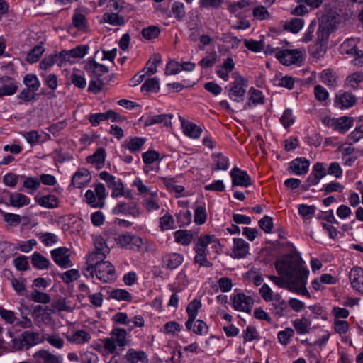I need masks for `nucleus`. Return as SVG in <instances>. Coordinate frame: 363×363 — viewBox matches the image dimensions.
Returning a JSON list of instances; mask_svg holds the SVG:
<instances>
[{
  "label": "nucleus",
  "mask_w": 363,
  "mask_h": 363,
  "mask_svg": "<svg viewBox=\"0 0 363 363\" xmlns=\"http://www.w3.org/2000/svg\"><path fill=\"white\" fill-rule=\"evenodd\" d=\"M297 252L289 253L277 259L274 266L283 278L270 276L269 279L278 286H285L290 291L311 297L306 288L309 270Z\"/></svg>",
  "instance_id": "obj_1"
},
{
  "label": "nucleus",
  "mask_w": 363,
  "mask_h": 363,
  "mask_svg": "<svg viewBox=\"0 0 363 363\" xmlns=\"http://www.w3.org/2000/svg\"><path fill=\"white\" fill-rule=\"evenodd\" d=\"M86 272L89 273V277H94L95 274L98 279L106 283L115 279V268L108 261L97 263L95 267H87Z\"/></svg>",
  "instance_id": "obj_2"
},
{
  "label": "nucleus",
  "mask_w": 363,
  "mask_h": 363,
  "mask_svg": "<svg viewBox=\"0 0 363 363\" xmlns=\"http://www.w3.org/2000/svg\"><path fill=\"white\" fill-rule=\"evenodd\" d=\"M338 17L333 13L323 14L319 18V27L317 32L318 42L326 40L330 34L335 29Z\"/></svg>",
  "instance_id": "obj_3"
},
{
  "label": "nucleus",
  "mask_w": 363,
  "mask_h": 363,
  "mask_svg": "<svg viewBox=\"0 0 363 363\" xmlns=\"http://www.w3.org/2000/svg\"><path fill=\"white\" fill-rule=\"evenodd\" d=\"M234 81L230 84L229 98L235 101H243L248 81L237 72L232 74Z\"/></svg>",
  "instance_id": "obj_4"
},
{
  "label": "nucleus",
  "mask_w": 363,
  "mask_h": 363,
  "mask_svg": "<svg viewBox=\"0 0 363 363\" xmlns=\"http://www.w3.org/2000/svg\"><path fill=\"white\" fill-rule=\"evenodd\" d=\"M277 58L286 66L298 64L303 60L302 52L299 50L285 49L276 53Z\"/></svg>",
  "instance_id": "obj_5"
},
{
  "label": "nucleus",
  "mask_w": 363,
  "mask_h": 363,
  "mask_svg": "<svg viewBox=\"0 0 363 363\" xmlns=\"http://www.w3.org/2000/svg\"><path fill=\"white\" fill-rule=\"evenodd\" d=\"M99 177L104 180L107 186L112 189L111 196L117 198L123 195V184L121 179L116 180V177L106 171L99 174Z\"/></svg>",
  "instance_id": "obj_6"
},
{
  "label": "nucleus",
  "mask_w": 363,
  "mask_h": 363,
  "mask_svg": "<svg viewBox=\"0 0 363 363\" xmlns=\"http://www.w3.org/2000/svg\"><path fill=\"white\" fill-rule=\"evenodd\" d=\"M54 262L60 267L66 268L72 266L69 259V250L65 247H58L50 252Z\"/></svg>",
  "instance_id": "obj_7"
},
{
  "label": "nucleus",
  "mask_w": 363,
  "mask_h": 363,
  "mask_svg": "<svg viewBox=\"0 0 363 363\" xmlns=\"http://www.w3.org/2000/svg\"><path fill=\"white\" fill-rule=\"evenodd\" d=\"M116 242L121 247H129L134 250H139L143 244L140 237L130 233L119 235L116 238Z\"/></svg>",
  "instance_id": "obj_8"
},
{
  "label": "nucleus",
  "mask_w": 363,
  "mask_h": 363,
  "mask_svg": "<svg viewBox=\"0 0 363 363\" xmlns=\"http://www.w3.org/2000/svg\"><path fill=\"white\" fill-rule=\"evenodd\" d=\"M253 303V299L243 293L235 294L233 298V307L236 311L250 313Z\"/></svg>",
  "instance_id": "obj_9"
},
{
  "label": "nucleus",
  "mask_w": 363,
  "mask_h": 363,
  "mask_svg": "<svg viewBox=\"0 0 363 363\" xmlns=\"http://www.w3.org/2000/svg\"><path fill=\"white\" fill-rule=\"evenodd\" d=\"M113 213L114 215L124 214L129 215L133 218H138L140 214V208L135 202L118 203L113 208Z\"/></svg>",
  "instance_id": "obj_10"
},
{
  "label": "nucleus",
  "mask_w": 363,
  "mask_h": 363,
  "mask_svg": "<svg viewBox=\"0 0 363 363\" xmlns=\"http://www.w3.org/2000/svg\"><path fill=\"white\" fill-rule=\"evenodd\" d=\"M44 340L43 336L42 338L40 337V334L38 332H33L26 330L22 333L20 338L21 346L19 349L28 350L32 346L36 345L38 342H41Z\"/></svg>",
  "instance_id": "obj_11"
},
{
  "label": "nucleus",
  "mask_w": 363,
  "mask_h": 363,
  "mask_svg": "<svg viewBox=\"0 0 363 363\" xmlns=\"http://www.w3.org/2000/svg\"><path fill=\"white\" fill-rule=\"evenodd\" d=\"M230 174L232 177V185L233 186H241L247 187L251 184V179L245 171L234 167L230 171Z\"/></svg>",
  "instance_id": "obj_12"
},
{
  "label": "nucleus",
  "mask_w": 363,
  "mask_h": 363,
  "mask_svg": "<svg viewBox=\"0 0 363 363\" xmlns=\"http://www.w3.org/2000/svg\"><path fill=\"white\" fill-rule=\"evenodd\" d=\"M196 256L194 257V262L199 264L200 267H212L213 264L207 259L208 251L205 249V245L197 239V242L194 247Z\"/></svg>",
  "instance_id": "obj_13"
},
{
  "label": "nucleus",
  "mask_w": 363,
  "mask_h": 363,
  "mask_svg": "<svg viewBox=\"0 0 363 363\" xmlns=\"http://www.w3.org/2000/svg\"><path fill=\"white\" fill-rule=\"evenodd\" d=\"M0 97L4 96H11L18 90V86L16 80L9 76H3L0 77Z\"/></svg>",
  "instance_id": "obj_14"
},
{
  "label": "nucleus",
  "mask_w": 363,
  "mask_h": 363,
  "mask_svg": "<svg viewBox=\"0 0 363 363\" xmlns=\"http://www.w3.org/2000/svg\"><path fill=\"white\" fill-rule=\"evenodd\" d=\"M179 119L183 129L184 133L191 138H199L203 131L202 128L196 124L186 121L183 117L179 116Z\"/></svg>",
  "instance_id": "obj_15"
},
{
  "label": "nucleus",
  "mask_w": 363,
  "mask_h": 363,
  "mask_svg": "<svg viewBox=\"0 0 363 363\" xmlns=\"http://www.w3.org/2000/svg\"><path fill=\"white\" fill-rule=\"evenodd\" d=\"M84 69L91 74V77L99 80L104 74L108 72V68L106 66L96 62L94 59H89L87 61Z\"/></svg>",
  "instance_id": "obj_16"
},
{
  "label": "nucleus",
  "mask_w": 363,
  "mask_h": 363,
  "mask_svg": "<svg viewBox=\"0 0 363 363\" xmlns=\"http://www.w3.org/2000/svg\"><path fill=\"white\" fill-rule=\"evenodd\" d=\"M350 280L352 286L363 294V269L359 267H353L350 272Z\"/></svg>",
  "instance_id": "obj_17"
},
{
  "label": "nucleus",
  "mask_w": 363,
  "mask_h": 363,
  "mask_svg": "<svg viewBox=\"0 0 363 363\" xmlns=\"http://www.w3.org/2000/svg\"><path fill=\"white\" fill-rule=\"evenodd\" d=\"M249 244L241 238L233 239V247L232 249V257L240 259L245 257L248 253Z\"/></svg>",
  "instance_id": "obj_18"
},
{
  "label": "nucleus",
  "mask_w": 363,
  "mask_h": 363,
  "mask_svg": "<svg viewBox=\"0 0 363 363\" xmlns=\"http://www.w3.org/2000/svg\"><path fill=\"white\" fill-rule=\"evenodd\" d=\"M34 363H61L60 357L48 350H41L33 354Z\"/></svg>",
  "instance_id": "obj_19"
},
{
  "label": "nucleus",
  "mask_w": 363,
  "mask_h": 363,
  "mask_svg": "<svg viewBox=\"0 0 363 363\" xmlns=\"http://www.w3.org/2000/svg\"><path fill=\"white\" fill-rule=\"evenodd\" d=\"M90 179L89 172L86 169H82L74 174L71 184L75 188H82L89 182Z\"/></svg>",
  "instance_id": "obj_20"
},
{
  "label": "nucleus",
  "mask_w": 363,
  "mask_h": 363,
  "mask_svg": "<svg viewBox=\"0 0 363 363\" xmlns=\"http://www.w3.org/2000/svg\"><path fill=\"white\" fill-rule=\"evenodd\" d=\"M184 257L178 253H170L163 257L162 261L167 269L173 270L177 269L183 262Z\"/></svg>",
  "instance_id": "obj_21"
},
{
  "label": "nucleus",
  "mask_w": 363,
  "mask_h": 363,
  "mask_svg": "<svg viewBox=\"0 0 363 363\" xmlns=\"http://www.w3.org/2000/svg\"><path fill=\"white\" fill-rule=\"evenodd\" d=\"M309 161L303 157L296 158L291 162L290 169L296 174H305L308 172Z\"/></svg>",
  "instance_id": "obj_22"
},
{
  "label": "nucleus",
  "mask_w": 363,
  "mask_h": 363,
  "mask_svg": "<svg viewBox=\"0 0 363 363\" xmlns=\"http://www.w3.org/2000/svg\"><path fill=\"white\" fill-rule=\"evenodd\" d=\"M172 115L171 114H161L148 116L145 121V126H150L154 124L163 123L164 126L169 127L172 125L171 119Z\"/></svg>",
  "instance_id": "obj_23"
},
{
  "label": "nucleus",
  "mask_w": 363,
  "mask_h": 363,
  "mask_svg": "<svg viewBox=\"0 0 363 363\" xmlns=\"http://www.w3.org/2000/svg\"><path fill=\"white\" fill-rule=\"evenodd\" d=\"M356 101L354 95L346 91L340 93V94L336 96V103L340 105L341 108L352 107L355 104Z\"/></svg>",
  "instance_id": "obj_24"
},
{
  "label": "nucleus",
  "mask_w": 363,
  "mask_h": 363,
  "mask_svg": "<svg viewBox=\"0 0 363 363\" xmlns=\"http://www.w3.org/2000/svg\"><path fill=\"white\" fill-rule=\"evenodd\" d=\"M296 333L299 335H303L310 332L311 321L305 315H302L301 318L296 319L292 323Z\"/></svg>",
  "instance_id": "obj_25"
},
{
  "label": "nucleus",
  "mask_w": 363,
  "mask_h": 363,
  "mask_svg": "<svg viewBox=\"0 0 363 363\" xmlns=\"http://www.w3.org/2000/svg\"><path fill=\"white\" fill-rule=\"evenodd\" d=\"M125 358L130 363H138L139 361L143 363L148 362L147 356L144 351H136L133 348L128 350Z\"/></svg>",
  "instance_id": "obj_26"
},
{
  "label": "nucleus",
  "mask_w": 363,
  "mask_h": 363,
  "mask_svg": "<svg viewBox=\"0 0 363 363\" xmlns=\"http://www.w3.org/2000/svg\"><path fill=\"white\" fill-rule=\"evenodd\" d=\"M352 118L342 116L339 118H335L333 128L340 133H345L352 126Z\"/></svg>",
  "instance_id": "obj_27"
},
{
  "label": "nucleus",
  "mask_w": 363,
  "mask_h": 363,
  "mask_svg": "<svg viewBox=\"0 0 363 363\" xmlns=\"http://www.w3.org/2000/svg\"><path fill=\"white\" fill-rule=\"evenodd\" d=\"M106 157V151L104 147L98 148L96 152L86 157V162L90 164H96L100 169L104 165Z\"/></svg>",
  "instance_id": "obj_28"
},
{
  "label": "nucleus",
  "mask_w": 363,
  "mask_h": 363,
  "mask_svg": "<svg viewBox=\"0 0 363 363\" xmlns=\"http://www.w3.org/2000/svg\"><path fill=\"white\" fill-rule=\"evenodd\" d=\"M9 202L12 206L20 208L28 205L30 199L23 194L15 192L9 194Z\"/></svg>",
  "instance_id": "obj_29"
},
{
  "label": "nucleus",
  "mask_w": 363,
  "mask_h": 363,
  "mask_svg": "<svg viewBox=\"0 0 363 363\" xmlns=\"http://www.w3.org/2000/svg\"><path fill=\"white\" fill-rule=\"evenodd\" d=\"M198 240L205 245L206 250H207L208 245H211V247L214 250L215 252L218 253L220 245L219 240L214 235H201L198 238Z\"/></svg>",
  "instance_id": "obj_30"
},
{
  "label": "nucleus",
  "mask_w": 363,
  "mask_h": 363,
  "mask_svg": "<svg viewBox=\"0 0 363 363\" xmlns=\"http://www.w3.org/2000/svg\"><path fill=\"white\" fill-rule=\"evenodd\" d=\"M31 263L33 267L38 269H48L50 262V261L40 252H35L31 257Z\"/></svg>",
  "instance_id": "obj_31"
},
{
  "label": "nucleus",
  "mask_w": 363,
  "mask_h": 363,
  "mask_svg": "<svg viewBox=\"0 0 363 363\" xmlns=\"http://www.w3.org/2000/svg\"><path fill=\"white\" fill-rule=\"evenodd\" d=\"M212 159L216 166L212 167L213 170H226L228 169V159L222 153H213Z\"/></svg>",
  "instance_id": "obj_32"
},
{
  "label": "nucleus",
  "mask_w": 363,
  "mask_h": 363,
  "mask_svg": "<svg viewBox=\"0 0 363 363\" xmlns=\"http://www.w3.org/2000/svg\"><path fill=\"white\" fill-rule=\"evenodd\" d=\"M36 202L41 206L47 208H54L58 206V199L52 194L36 198Z\"/></svg>",
  "instance_id": "obj_33"
},
{
  "label": "nucleus",
  "mask_w": 363,
  "mask_h": 363,
  "mask_svg": "<svg viewBox=\"0 0 363 363\" xmlns=\"http://www.w3.org/2000/svg\"><path fill=\"white\" fill-rule=\"evenodd\" d=\"M250 97L249 101L245 105V108H247L251 106V104H263L264 103V97L261 91L255 89L252 87L249 90Z\"/></svg>",
  "instance_id": "obj_34"
},
{
  "label": "nucleus",
  "mask_w": 363,
  "mask_h": 363,
  "mask_svg": "<svg viewBox=\"0 0 363 363\" xmlns=\"http://www.w3.org/2000/svg\"><path fill=\"white\" fill-rule=\"evenodd\" d=\"M72 24L79 31L86 32L88 30V23L84 14L79 12L74 13Z\"/></svg>",
  "instance_id": "obj_35"
},
{
  "label": "nucleus",
  "mask_w": 363,
  "mask_h": 363,
  "mask_svg": "<svg viewBox=\"0 0 363 363\" xmlns=\"http://www.w3.org/2000/svg\"><path fill=\"white\" fill-rule=\"evenodd\" d=\"M146 140L143 138L134 137L123 145V147L128 149L130 152H135L140 150Z\"/></svg>",
  "instance_id": "obj_36"
},
{
  "label": "nucleus",
  "mask_w": 363,
  "mask_h": 363,
  "mask_svg": "<svg viewBox=\"0 0 363 363\" xmlns=\"http://www.w3.org/2000/svg\"><path fill=\"white\" fill-rule=\"evenodd\" d=\"M23 82L26 88L31 91H37L40 86V82L37 76L34 74H27L24 77Z\"/></svg>",
  "instance_id": "obj_37"
},
{
  "label": "nucleus",
  "mask_w": 363,
  "mask_h": 363,
  "mask_svg": "<svg viewBox=\"0 0 363 363\" xmlns=\"http://www.w3.org/2000/svg\"><path fill=\"white\" fill-rule=\"evenodd\" d=\"M94 244L95 250L100 252L99 255L101 257L99 258H105L106 255L110 252V249L106 245L105 240L101 236H97L94 238Z\"/></svg>",
  "instance_id": "obj_38"
},
{
  "label": "nucleus",
  "mask_w": 363,
  "mask_h": 363,
  "mask_svg": "<svg viewBox=\"0 0 363 363\" xmlns=\"http://www.w3.org/2000/svg\"><path fill=\"white\" fill-rule=\"evenodd\" d=\"M272 306L274 313L279 316H283L284 311L287 308L286 302L283 300L279 294H276L274 298Z\"/></svg>",
  "instance_id": "obj_39"
},
{
  "label": "nucleus",
  "mask_w": 363,
  "mask_h": 363,
  "mask_svg": "<svg viewBox=\"0 0 363 363\" xmlns=\"http://www.w3.org/2000/svg\"><path fill=\"white\" fill-rule=\"evenodd\" d=\"M320 78L322 82L328 86L335 87L337 85V77L331 69L323 70Z\"/></svg>",
  "instance_id": "obj_40"
},
{
  "label": "nucleus",
  "mask_w": 363,
  "mask_h": 363,
  "mask_svg": "<svg viewBox=\"0 0 363 363\" xmlns=\"http://www.w3.org/2000/svg\"><path fill=\"white\" fill-rule=\"evenodd\" d=\"M44 51L45 49L43 48L42 45H35L28 53L26 60L29 63H35L39 60Z\"/></svg>",
  "instance_id": "obj_41"
},
{
  "label": "nucleus",
  "mask_w": 363,
  "mask_h": 363,
  "mask_svg": "<svg viewBox=\"0 0 363 363\" xmlns=\"http://www.w3.org/2000/svg\"><path fill=\"white\" fill-rule=\"evenodd\" d=\"M174 238L177 242L189 245L193 239V235L186 230H179L174 233Z\"/></svg>",
  "instance_id": "obj_42"
},
{
  "label": "nucleus",
  "mask_w": 363,
  "mask_h": 363,
  "mask_svg": "<svg viewBox=\"0 0 363 363\" xmlns=\"http://www.w3.org/2000/svg\"><path fill=\"white\" fill-rule=\"evenodd\" d=\"M111 335L114 338V341L119 347H123L126 345V330L123 328H116L113 330Z\"/></svg>",
  "instance_id": "obj_43"
},
{
  "label": "nucleus",
  "mask_w": 363,
  "mask_h": 363,
  "mask_svg": "<svg viewBox=\"0 0 363 363\" xmlns=\"http://www.w3.org/2000/svg\"><path fill=\"white\" fill-rule=\"evenodd\" d=\"M85 199L87 203L92 208H102L105 205V202H100L94 191L92 190H87L85 193Z\"/></svg>",
  "instance_id": "obj_44"
},
{
  "label": "nucleus",
  "mask_w": 363,
  "mask_h": 363,
  "mask_svg": "<svg viewBox=\"0 0 363 363\" xmlns=\"http://www.w3.org/2000/svg\"><path fill=\"white\" fill-rule=\"evenodd\" d=\"M103 20L106 23H108L113 26H122L125 23L123 16H120L116 13H105L103 15Z\"/></svg>",
  "instance_id": "obj_45"
},
{
  "label": "nucleus",
  "mask_w": 363,
  "mask_h": 363,
  "mask_svg": "<svg viewBox=\"0 0 363 363\" xmlns=\"http://www.w3.org/2000/svg\"><path fill=\"white\" fill-rule=\"evenodd\" d=\"M110 297L117 301H126L130 302L132 301L131 294L125 289H113L110 293Z\"/></svg>",
  "instance_id": "obj_46"
},
{
  "label": "nucleus",
  "mask_w": 363,
  "mask_h": 363,
  "mask_svg": "<svg viewBox=\"0 0 363 363\" xmlns=\"http://www.w3.org/2000/svg\"><path fill=\"white\" fill-rule=\"evenodd\" d=\"M171 11L173 13L174 18L179 21H183L186 16L184 5L183 3L179 1H175L173 3Z\"/></svg>",
  "instance_id": "obj_47"
},
{
  "label": "nucleus",
  "mask_w": 363,
  "mask_h": 363,
  "mask_svg": "<svg viewBox=\"0 0 363 363\" xmlns=\"http://www.w3.org/2000/svg\"><path fill=\"white\" fill-rule=\"evenodd\" d=\"M244 44L248 50L254 52H259L264 48V40L257 41L253 39H245L244 40Z\"/></svg>",
  "instance_id": "obj_48"
},
{
  "label": "nucleus",
  "mask_w": 363,
  "mask_h": 363,
  "mask_svg": "<svg viewBox=\"0 0 363 363\" xmlns=\"http://www.w3.org/2000/svg\"><path fill=\"white\" fill-rule=\"evenodd\" d=\"M160 228L161 230L164 231L174 228V220L172 215L166 213L160 218Z\"/></svg>",
  "instance_id": "obj_49"
},
{
  "label": "nucleus",
  "mask_w": 363,
  "mask_h": 363,
  "mask_svg": "<svg viewBox=\"0 0 363 363\" xmlns=\"http://www.w3.org/2000/svg\"><path fill=\"white\" fill-rule=\"evenodd\" d=\"M39 94L31 89L25 87L17 96L18 99L22 100L23 102L28 103L36 99Z\"/></svg>",
  "instance_id": "obj_50"
},
{
  "label": "nucleus",
  "mask_w": 363,
  "mask_h": 363,
  "mask_svg": "<svg viewBox=\"0 0 363 363\" xmlns=\"http://www.w3.org/2000/svg\"><path fill=\"white\" fill-rule=\"evenodd\" d=\"M304 21L301 18H294L284 25V28L294 33H298L303 26Z\"/></svg>",
  "instance_id": "obj_51"
},
{
  "label": "nucleus",
  "mask_w": 363,
  "mask_h": 363,
  "mask_svg": "<svg viewBox=\"0 0 363 363\" xmlns=\"http://www.w3.org/2000/svg\"><path fill=\"white\" fill-rule=\"evenodd\" d=\"M89 50V46L88 45H79L73 49L69 50V55L72 58H82L85 56L88 50Z\"/></svg>",
  "instance_id": "obj_52"
},
{
  "label": "nucleus",
  "mask_w": 363,
  "mask_h": 363,
  "mask_svg": "<svg viewBox=\"0 0 363 363\" xmlns=\"http://www.w3.org/2000/svg\"><path fill=\"white\" fill-rule=\"evenodd\" d=\"M160 89L159 81L156 78H151L146 80L141 86L142 91L157 92Z\"/></svg>",
  "instance_id": "obj_53"
},
{
  "label": "nucleus",
  "mask_w": 363,
  "mask_h": 363,
  "mask_svg": "<svg viewBox=\"0 0 363 363\" xmlns=\"http://www.w3.org/2000/svg\"><path fill=\"white\" fill-rule=\"evenodd\" d=\"M55 64L58 65L57 53L45 56L40 63V67L41 69L48 70Z\"/></svg>",
  "instance_id": "obj_54"
},
{
  "label": "nucleus",
  "mask_w": 363,
  "mask_h": 363,
  "mask_svg": "<svg viewBox=\"0 0 363 363\" xmlns=\"http://www.w3.org/2000/svg\"><path fill=\"white\" fill-rule=\"evenodd\" d=\"M294 335V330L291 328H286L284 330L279 331L277 337L279 342L284 345L289 344L291 337Z\"/></svg>",
  "instance_id": "obj_55"
},
{
  "label": "nucleus",
  "mask_w": 363,
  "mask_h": 363,
  "mask_svg": "<svg viewBox=\"0 0 363 363\" xmlns=\"http://www.w3.org/2000/svg\"><path fill=\"white\" fill-rule=\"evenodd\" d=\"M344 189V186L337 182H332L323 186L321 191L324 192V195H327L332 192L341 193Z\"/></svg>",
  "instance_id": "obj_56"
},
{
  "label": "nucleus",
  "mask_w": 363,
  "mask_h": 363,
  "mask_svg": "<svg viewBox=\"0 0 363 363\" xmlns=\"http://www.w3.org/2000/svg\"><path fill=\"white\" fill-rule=\"evenodd\" d=\"M207 218L205 206H199L194 211V222L198 225L203 224Z\"/></svg>",
  "instance_id": "obj_57"
},
{
  "label": "nucleus",
  "mask_w": 363,
  "mask_h": 363,
  "mask_svg": "<svg viewBox=\"0 0 363 363\" xmlns=\"http://www.w3.org/2000/svg\"><path fill=\"white\" fill-rule=\"evenodd\" d=\"M253 17L259 21L268 19L270 18V14L267 9L264 6H258L252 11Z\"/></svg>",
  "instance_id": "obj_58"
},
{
  "label": "nucleus",
  "mask_w": 363,
  "mask_h": 363,
  "mask_svg": "<svg viewBox=\"0 0 363 363\" xmlns=\"http://www.w3.org/2000/svg\"><path fill=\"white\" fill-rule=\"evenodd\" d=\"M37 236L45 246L51 245L57 242V237L51 233H38Z\"/></svg>",
  "instance_id": "obj_59"
},
{
  "label": "nucleus",
  "mask_w": 363,
  "mask_h": 363,
  "mask_svg": "<svg viewBox=\"0 0 363 363\" xmlns=\"http://www.w3.org/2000/svg\"><path fill=\"white\" fill-rule=\"evenodd\" d=\"M31 299L33 301L40 303H48L50 302V296L44 292L35 290L31 294Z\"/></svg>",
  "instance_id": "obj_60"
},
{
  "label": "nucleus",
  "mask_w": 363,
  "mask_h": 363,
  "mask_svg": "<svg viewBox=\"0 0 363 363\" xmlns=\"http://www.w3.org/2000/svg\"><path fill=\"white\" fill-rule=\"evenodd\" d=\"M160 33V30L157 26H150L142 30V35L144 38L151 40L157 38Z\"/></svg>",
  "instance_id": "obj_61"
},
{
  "label": "nucleus",
  "mask_w": 363,
  "mask_h": 363,
  "mask_svg": "<svg viewBox=\"0 0 363 363\" xmlns=\"http://www.w3.org/2000/svg\"><path fill=\"white\" fill-rule=\"evenodd\" d=\"M89 339V334L87 332L81 330L75 332L69 340L76 343L82 344L88 342Z\"/></svg>",
  "instance_id": "obj_62"
},
{
  "label": "nucleus",
  "mask_w": 363,
  "mask_h": 363,
  "mask_svg": "<svg viewBox=\"0 0 363 363\" xmlns=\"http://www.w3.org/2000/svg\"><path fill=\"white\" fill-rule=\"evenodd\" d=\"M43 339L57 349H61L64 345L63 339L57 334L52 335H43Z\"/></svg>",
  "instance_id": "obj_63"
},
{
  "label": "nucleus",
  "mask_w": 363,
  "mask_h": 363,
  "mask_svg": "<svg viewBox=\"0 0 363 363\" xmlns=\"http://www.w3.org/2000/svg\"><path fill=\"white\" fill-rule=\"evenodd\" d=\"M259 228L266 233L272 232L273 228V220L269 216H264L258 222Z\"/></svg>",
  "instance_id": "obj_64"
}]
</instances>
